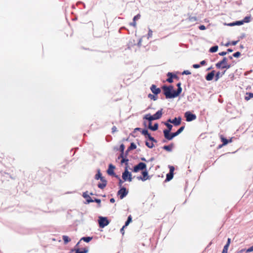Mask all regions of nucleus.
<instances>
[{
    "label": "nucleus",
    "instance_id": "1",
    "mask_svg": "<svg viewBox=\"0 0 253 253\" xmlns=\"http://www.w3.org/2000/svg\"><path fill=\"white\" fill-rule=\"evenodd\" d=\"M162 88L166 99L174 98V86L173 85H164Z\"/></svg>",
    "mask_w": 253,
    "mask_h": 253
},
{
    "label": "nucleus",
    "instance_id": "2",
    "mask_svg": "<svg viewBox=\"0 0 253 253\" xmlns=\"http://www.w3.org/2000/svg\"><path fill=\"white\" fill-rule=\"evenodd\" d=\"M95 179L96 180L100 179L102 182V183H99L97 184V186L99 188L103 189L106 186L107 184V181L106 180L104 177L102 176L100 169H97V173L95 175Z\"/></svg>",
    "mask_w": 253,
    "mask_h": 253
},
{
    "label": "nucleus",
    "instance_id": "3",
    "mask_svg": "<svg viewBox=\"0 0 253 253\" xmlns=\"http://www.w3.org/2000/svg\"><path fill=\"white\" fill-rule=\"evenodd\" d=\"M227 62V58L226 57H223L222 60L221 61H219L215 64V66L218 69H229L230 67H232V64H226L223 65V64H224L225 63H226Z\"/></svg>",
    "mask_w": 253,
    "mask_h": 253
},
{
    "label": "nucleus",
    "instance_id": "4",
    "mask_svg": "<svg viewBox=\"0 0 253 253\" xmlns=\"http://www.w3.org/2000/svg\"><path fill=\"white\" fill-rule=\"evenodd\" d=\"M122 179L124 181L131 182L132 180L131 172L128 170L127 167H125V170L122 173Z\"/></svg>",
    "mask_w": 253,
    "mask_h": 253
},
{
    "label": "nucleus",
    "instance_id": "5",
    "mask_svg": "<svg viewBox=\"0 0 253 253\" xmlns=\"http://www.w3.org/2000/svg\"><path fill=\"white\" fill-rule=\"evenodd\" d=\"M147 165L143 162H139L136 165L133 167L132 171L133 172H138L141 170L142 171L146 169Z\"/></svg>",
    "mask_w": 253,
    "mask_h": 253
},
{
    "label": "nucleus",
    "instance_id": "6",
    "mask_svg": "<svg viewBox=\"0 0 253 253\" xmlns=\"http://www.w3.org/2000/svg\"><path fill=\"white\" fill-rule=\"evenodd\" d=\"M98 221L99 227L102 228L107 226L110 223V221L107 217L101 216H99Z\"/></svg>",
    "mask_w": 253,
    "mask_h": 253
},
{
    "label": "nucleus",
    "instance_id": "7",
    "mask_svg": "<svg viewBox=\"0 0 253 253\" xmlns=\"http://www.w3.org/2000/svg\"><path fill=\"white\" fill-rule=\"evenodd\" d=\"M169 169V171L166 175V178L164 181V183L170 181L174 176V166H168Z\"/></svg>",
    "mask_w": 253,
    "mask_h": 253
},
{
    "label": "nucleus",
    "instance_id": "8",
    "mask_svg": "<svg viewBox=\"0 0 253 253\" xmlns=\"http://www.w3.org/2000/svg\"><path fill=\"white\" fill-rule=\"evenodd\" d=\"M128 193V190L126 187H122L119 189L117 192V195L119 196L120 199L126 197Z\"/></svg>",
    "mask_w": 253,
    "mask_h": 253
},
{
    "label": "nucleus",
    "instance_id": "9",
    "mask_svg": "<svg viewBox=\"0 0 253 253\" xmlns=\"http://www.w3.org/2000/svg\"><path fill=\"white\" fill-rule=\"evenodd\" d=\"M184 117L187 122H191L196 119V115L188 111L184 113Z\"/></svg>",
    "mask_w": 253,
    "mask_h": 253
},
{
    "label": "nucleus",
    "instance_id": "10",
    "mask_svg": "<svg viewBox=\"0 0 253 253\" xmlns=\"http://www.w3.org/2000/svg\"><path fill=\"white\" fill-rule=\"evenodd\" d=\"M82 196L85 199V202H84L85 204H88L90 203L93 202L92 199L89 195L88 194V192L86 191L85 192L83 193Z\"/></svg>",
    "mask_w": 253,
    "mask_h": 253
},
{
    "label": "nucleus",
    "instance_id": "11",
    "mask_svg": "<svg viewBox=\"0 0 253 253\" xmlns=\"http://www.w3.org/2000/svg\"><path fill=\"white\" fill-rule=\"evenodd\" d=\"M115 168L116 167L115 166H114L112 164H110L108 166V169L107 170V174L110 176L115 175V172L114 171V169H115Z\"/></svg>",
    "mask_w": 253,
    "mask_h": 253
},
{
    "label": "nucleus",
    "instance_id": "12",
    "mask_svg": "<svg viewBox=\"0 0 253 253\" xmlns=\"http://www.w3.org/2000/svg\"><path fill=\"white\" fill-rule=\"evenodd\" d=\"M164 137L168 140H171L174 138V132L163 131Z\"/></svg>",
    "mask_w": 253,
    "mask_h": 253
},
{
    "label": "nucleus",
    "instance_id": "13",
    "mask_svg": "<svg viewBox=\"0 0 253 253\" xmlns=\"http://www.w3.org/2000/svg\"><path fill=\"white\" fill-rule=\"evenodd\" d=\"M150 89L155 95L159 94L161 91V89L159 87H157L155 84H152L150 87Z\"/></svg>",
    "mask_w": 253,
    "mask_h": 253
},
{
    "label": "nucleus",
    "instance_id": "14",
    "mask_svg": "<svg viewBox=\"0 0 253 253\" xmlns=\"http://www.w3.org/2000/svg\"><path fill=\"white\" fill-rule=\"evenodd\" d=\"M214 76H215V71L213 70V71H211V72L208 73L206 75L205 78H206V80H207L208 81H211L213 79V77Z\"/></svg>",
    "mask_w": 253,
    "mask_h": 253
},
{
    "label": "nucleus",
    "instance_id": "15",
    "mask_svg": "<svg viewBox=\"0 0 253 253\" xmlns=\"http://www.w3.org/2000/svg\"><path fill=\"white\" fill-rule=\"evenodd\" d=\"M167 76L168 78L166 80V81L169 83H172L173 82L174 80V72H168L167 74Z\"/></svg>",
    "mask_w": 253,
    "mask_h": 253
},
{
    "label": "nucleus",
    "instance_id": "16",
    "mask_svg": "<svg viewBox=\"0 0 253 253\" xmlns=\"http://www.w3.org/2000/svg\"><path fill=\"white\" fill-rule=\"evenodd\" d=\"M162 110L163 109H161L157 111L154 115H152L155 120H158L162 117L163 114Z\"/></svg>",
    "mask_w": 253,
    "mask_h": 253
},
{
    "label": "nucleus",
    "instance_id": "17",
    "mask_svg": "<svg viewBox=\"0 0 253 253\" xmlns=\"http://www.w3.org/2000/svg\"><path fill=\"white\" fill-rule=\"evenodd\" d=\"M141 174H142L143 179L144 180V181L147 179H150V176L148 174V171L147 170V169L142 171L141 172Z\"/></svg>",
    "mask_w": 253,
    "mask_h": 253
},
{
    "label": "nucleus",
    "instance_id": "18",
    "mask_svg": "<svg viewBox=\"0 0 253 253\" xmlns=\"http://www.w3.org/2000/svg\"><path fill=\"white\" fill-rule=\"evenodd\" d=\"M220 138L221 139V141L222 142L223 145H227L229 142H232V139H230L229 140L227 139L225 137H224L223 135H220Z\"/></svg>",
    "mask_w": 253,
    "mask_h": 253
},
{
    "label": "nucleus",
    "instance_id": "19",
    "mask_svg": "<svg viewBox=\"0 0 253 253\" xmlns=\"http://www.w3.org/2000/svg\"><path fill=\"white\" fill-rule=\"evenodd\" d=\"M144 120H146L148 122H152L153 120H155L152 115L150 114L145 115L143 117Z\"/></svg>",
    "mask_w": 253,
    "mask_h": 253
},
{
    "label": "nucleus",
    "instance_id": "20",
    "mask_svg": "<svg viewBox=\"0 0 253 253\" xmlns=\"http://www.w3.org/2000/svg\"><path fill=\"white\" fill-rule=\"evenodd\" d=\"M164 125L167 126V128L165 129L163 131H169L170 132L172 130L173 126L168 123H164Z\"/></svg>",
    "mask_w": 253,
    "mask_h": 253
},
{
    "label": "nucleus",
    "instance_id": "21",
    "mask_svg": "<svg viewBox=\"0 0 253 253\" xmlns=\"http://www.w3.org/2000/svg\"><path fill=\"white\" fill-rule=\"evenodd\" d=\"M88 252V249L87 247L82 248V250L80 249H77L75 253H87Z\"/></svg>",
    "mask_w": 253,
    "mask_h": 253
},
{
    "label": "nucleus",
    "instance_id": "22",
    "mask_svg": "<svg viewBox=\"0 0 253 253\" xmlns=\"http://www.w3.org/2000/svg\"><path fill=\"white\" fill-rule=\"evenodd\" d=\"M173 148V143H171L169 145H164L163 147V148L166 151H167L168 152H170L172 151Z\"/></svg>",
    "mask_w": 253,
    "mask_h": 253
},
{
    "label": "nucleus",
    "instance_id": "23",
    "mask_svg": "<svg viewBox=\"0 0 253 253\" xmlns=\"http://www.w3.org/2000/svg\"><path fill=\"white\" fill-rule=\"evenodd\" d=\"M92 238H93V237H90V236L83 237L81 238V239L80 240V242L83 241L86 243H89L90 241H91Z\"/></svg>",
    "mask_w": 253,
    "mask_h": 253
},
{
    "label": "nucleus",
    "instance_id": "24",
    "mask_svg": "<svg viewBox=\"0 0 253 253\" xmlns=\"http://www.w3.org/2000/svg\"><path fill=\"white\" fill-rule=\"evenodd\" d=\"M225 71H224L221 73L220 72H217L215 75V81H217L220 77H221L225 73Z\"/></svg>",
    "mask_w": 253,
    "mask_h": 253
},
{
    "label": "nucleus",
    "instance_id": "25",
    "mask_svg": "<svg viewBox=\"0 0 253 253\" xmlns=\"http://www.w3.org/2000/svg\"><path fill=\"white\" fill-rule=\"evenodd\" d=\"M128 161L129 160L127 158V157H125L121 160V164H125L126 166L125 167H127V168H128Z\"/></svg>",
    "mask_w": 253,
    "mask_h": 253
},
{
    "label": "nucleus",
    "instance_id": "26",
    "mask_svg": "<svg viewBox=\"0 0 253 253\" xmlns=\"http://www.w3.org/2000/svg\"><path fill=\"white\" fill-rule=\"evenodd\" d=\"M62 239L64 241V244L66 245L71 241V239L66 235L62 236Z\"/></svg>",
    "mask_w": 253,
    "mask_h": 253
},
{
    "label": "nucleus",
    "instance_id": "27",
    "mask_svg": "<svg viewBox=\"0 0 253 253\" xmlns=\"http://www.w3.org/2000/svg\"><path fill=\"white\" fill-rule=\"evenodd\" d=\"M185 128V126L183 125L180 126L176 131H175V136L179 135L180 133L182 132Z\"/></svg>",
    "mask_w": 253,
    "mask_h": 253
},
{
    "label": "nucleus",
    "instance_id": "28",
    "mask_svg": "<svg viewBox=\"0 0 253 253\" xmlns=\"http://www.w3.org/2000/svg\"><path fill=\"white\" fill-rule=\"evenodd\" d=\"M218 49V45H214V46H211L210 48L209 51L211 53H214V52H216L217 51Z\"/></svg>",
    "mask_w": 253,
    "mask_h": 253
},
{
    "label": "nucleus",
    "instance_id": "29",
    "mask_svg": "<svg viewBox=\"0 0 253 253\" xmlns=\"http://www.w3.org/2000/svg\"><path fill=\"white\" fill-rule=\"evenodd\" d=\"M132 222V217L131 215H129L127 218L126 221L125 223V227H127L129 224Z\"/></svg>",
    "mask_w": 253,
    "mask_h": 253
},
{
    "label": "nucleus",
    "instance_id": "30",
    "mask_svg": "<svg viewBox=\"0 0 253 253\" xmlns=\"http://www.w3.org/2000/svg\"><path fill=\"white\" fill-rule=\"evenodd\" d=\"M92 201H93V202H95L97 204V208H99L101 207V201L100 199L94 198H93Z\"/></svg>",
    "mask_w": 253,
    "mask_h": 253
},
{
    "label": "nucleus",
    "instance_id": "31",
    "mask_svg": "<svg viewBox=\"0 0 253 253\" xmlns=\"http://www.w3.org/2000/svg\"><path fill=\"white\" fill-rule=\"evenodd\" d=\"M158 128H159V124H158V123H156L154 124L153 126H151L150 130L154 131H156L157 130H158Z\"/></svg>",
    "mask_w": 253,
    "mask_h": 253
},
{
    "label": "nucleus",
    "instance_id": "32",
    "mask_svg": "<svg viewBox=\"0 0 253 253\" xmlns=\"http://www.w3.org/2000/svg\"><path fill=\"white\" fill-rule=\"evenodd\" d=\"M181 118L180 117H175V126H179L181 124Z\"/></svg>",
    "mask_w": 253,
    "mask_h": 253
},
{
    "label": "nucleus",
    "instance_id": "33",
    "mask_svg": "<svg viewBox=\"0 0 253 253\" xmlns=\"http://www.w3.org/2000/svg\"><path fill=\"white\" fill-rule=\"evenodd\" d=\"M135 44H136V43H135L134 40L130 41L128 42V43L127 44V48L130 49L131 48V46H132Z\"/></svg>",
    "mask_w": 253,
    "mask_h": 253
},
{
    "label": "nucleus",
    "instance_id": "34",
    "mask_svg": "<svg viewBox=\"0 0 253 253\" xmlns=\"http://www.w3.org/2000/svg\"><path fill=\"white\" fill-rule=\"evenodd\" d=\"M252 98H253V93H252V92L247 93L246 96H245V99L248 101Z\"/></svg>",
    "mask_w": 253,
    "mask_h": 253
},
{
    "label": "nucleus",
    "instance_id": "35",
    "mask_svg": "<svg viewBox=\"0 0 253 253\" xmlns=\"http://www.w3.org/2000/svg\"><path fill=\"white\" fill-rule=\"evenodd\" d=\"M181 87H179L178 88H177L176 90H175V97L178 96L179 94L181 93Z\"/></svg>",
    "mask_w": 253,
    "mask_h": 253
},
{
    "label": "nucleus",
    "instance_id": "36",
    "mask_svg": "<svg viewBox=\"0 0 253 253\" xmlns=\"http://www.w3.org/2000/svg\"><path fill=\"white\" fill-rule=\"evenodd\" d=\"M148 98L154 101L158 99L157 95H155L154 94H152L151 93H149L148 95Z\"/></svg>",
    "mask_w": 253,
    "mask_h": 253
},
{
    "label": "nucleus",
    "instance_id": "37",
    "mask_svg": "<svg viewBox=\"0 0 253 253\" xmlns=\"http://www.w3.org/2000/svg\"><path fill=\"white\" fill-rule=\"evenodd\" d=\"M251 15L247 16L243 19V23H249L251 21Z\"/></svg>",
    "mask_w": 253,
    "mask_h": 253
},
{
    "label": "nucleus",
    "instance_id": "38",
    "mask_svg": "<svg viewBox=\"0 0 253 253\" xmlns=\"http://www.w3.org/2000/svg\"><path fill=\"white\" fill-rule=\"evenodd\" d=\"M128 148L130 150H134L136 148V145L134 142H131L130 146L128 147Z\"/></svg>",
    "mask_w": 253,
    "mask_h": 253
},
{
    "label": "nucleus",
    "instance_id": "39",
    "mask_svg": "<svg viewBox=\"0 0 253 253\" xmlns=\"http://www.w3.org/2000/svg\"><path fill=\"white\" fill-rule=\"evenodd\" d=\"M140 131H141L142 134H143L144 136L146 135L149 133V131H148L147 128H146L141 129Z\"/></svg>",
    "mask_w": 253,
    "mask_h": 253
},
{
    "label": "nucleus",
    "instance_id": "40",
    "mask_svg": "<svg viewBox=\"0 0 253 253\" xmlns=\"http://www.w3.org/2000/svg\"><path fill=\"white\" fill-rule=\"evenodd\" d=\"M145 145L149 148H152L154 146V145L153 143H149L147 141H145Z\"/></svg>",
    "mask_w": 253,
    "mask_h": 253
},
{
    "label": "nucleus",
    "instance_id": "41",
    "mask_svg": "<svg viewBox=\"0 0 253 253\" xmlns=\"http://www.w3.org/2000/svg\"><path fill=\"white\" fill-rule=\"evenodd\" d=\"M125 149V146L124 144H121L120 146L119 150L120 151V152H124Z\"/></svg>",
    "mask_w": 253,
    "mask_h": 253
},
{
    "label": "nucleus",
    "instance_id": "42",
    "mask_svg": "<svg viewBox=\"0 0 253 253\" xmlns=\"http://www.w3.org/2000/svg\"><path fill=\"white\" fill-rule=\"evenodd\" d=\"M140 17H141V15L139 13H138L133 17L132 20L136 22L137 20L139 19L140 18Z\"/></svg>",
    "mask_w": 253,
    "mask_h": 253
},
{
    "label": "nucleus",
    "instance_id": "43",
    "mask_svg": "<svg viewBox=\"0 0 253 253\" xmlns=\"http://www.w3.org/2000/svg\"><path fill=\"white\" fill-rule=\"evenodd\" d=\"M228 248L229 246L227 245H225L223 247L222 253H227Z\"/></svg>",
    "mask_w": 253,
    "mask_h": 253
},
{
    "label": "nucleus",
    "instance_id": "44",
    "mask_svg": "<svg viewBox=\"0 0 253 253\" xmlns=\"http://www.w3.org/2000/svg\"><path fill=\"white\" fill-rule=\"evenodd\" d=\"M125 181H124V180L123 179H120L119 180V182H118V186H119V189H120L121 188H122V187H125L124 186H122V184Z\"/></svg>",
    "mask_w": 253,
    "mask_h": 253
},
{
    "label": "nucleus",
    "instance_id": "45",
    "mask_svg": "<svg viewBox=\"0 0 253 253\" xmlns=\"http://www.w3.org/2000/svg\"><path fill=\"white\" fill-rule=\"evenodd\" d=\"M241 55V53L239 51H237L233 53V56L235 58H238Z\"/></svg>",
    "mask_w": 253,
    "mask_h": 253
},
{
    "label": "nucleus",
    "instance_id": "46",
    "mask_svg": "<svg viewBox=\"0 0 253 253\" xmlns=\"http://www.w3.org/2000/svg\"><path fill=\"white\" fill-rule=\"evenodd\" d=\"M235 22V25H238V26L242 25L244 24L243 20L236 21Z\"/></svg>",
    "mask_w": 253,
    "mask_h": 253
},
{
    "label": "nucleus",
    "instance_id": "47",
    "mask_svg": "<svg viewBox=\"0 0 253 253\" xmlns=\"http://www.w3.org/2000/svg\"><path fill=\"white\" fill-rule=\"evenodd\" d=\"M141 128H140V127H136L135 128H134V130H133V131L132 133H131V134L133 136L135 137V136H134V135L132 134V133H135L136 131H141Z\"/></svg>",
    "mask_w": 253,
    "mask_h": 253
},
{
    "label": "nucleus",
    "instance_id": "48",
    "mask_svg": "<svg viewBox=\"0 0 253 253\" xmlns=\"http://www.w3.org/2000/svg\"><path fill=\"white\" fill-rule=\"evenodd\" d=\"M182 75H190L191 74V72L188 70H184L183 72L181 73Z\"/></svg>",
    "mask_w": 253,
    "mask_h": 253
},
{
    "label": "nucleus",
    "instance_id": "49",
    "mask_svg": "<svg viewBox=\"0 0 253 253\" xmlns=\"http://www.w3.org/2000/svg\"><path fill=\"white\" fill-rule=\"evenodd\" d=\"M253 251V245L250 247L249 248H248V249L246 250V253H250V252H252Z\"/></svg>",
    "mask_w": 253,
    "mask_h": 253
},
{
    "label": "nucleus",
    "instance_id": "50",
    "mask_svg": "<svg viewBox=\"0 0 253 253\" xmlns=\"http://www.w3.org/2000/svg\"><path fill=\"white\" fill-rule=\"evenodd\" d=\"M152 33H153L151 29H149V31H148V34H147L148 39L152 37Z\"/></svg>",
    "mask_w": 253,
    "mask_h": 253
},
{
    "label": "nucleus",
    "instance_id": "51",
    "mask_svg": "<svg viewBox=\"0 0 253 253\" xmlns=\"http://www.w3.org/2000/svg\"><path fill=\"white\" fill-rule=\"evenodd\" d=\"M124 157H125L124 152H121V154L118 156V159H123V158H124Z\"/></svg>",
    "mask_w": 253,
    "mask_h": 253
},
{
    "label": "nucleus",
    "instance_id": "52",
    "mask_svg": "<svg viewBox=\"0 0 253 253\" xmlns=\"http://www.w3.org/2000/svg\"><path fill=\"white\" fill-rule=\"evenodd\" d=\"M126 227H125V225H124L123 227L120 229V232L122 235H124L125 233V230L124 229L126 228Z\"/></svg>",
    "mask_w": 253,
    "mask_h": 253
},
{
    "label": "nucleus",
    "instance_id": "53",
    "mask_svg": "<svg viewBox=\"0 0 253 253\" xmlns=\"http://www.w3.org/2000/svg\"><path fill=\"white\" fill-rule=\"evenodd\" d=\"M149 140L152 143L157 142V140L153 137H152Z\"/></svg>",
    "mask_w": 253,
    "mask_h": 253
},
{
    "label": "nucleus",
    "instance_id": "54",
    "mask_svg": "<svg viewBox=\"0 0 253 253\" xmlns=\"http://www.w3.org/2000/svg\"><path fill=\"white\" fill-rule=\"evenodd\" d=\"M147 139V140H149L152 137L151 134L149 132L146 135L144 136Z\"/></svg>",
    "mask_w": 253,
    "mask_h": 253
},
{
    "label": "nucleus",
    "instance_id": "55",
    "mask_svg": "<svg viewBox=\"0 0 253 253\" xmlns=\"http://www.w3.org/2000/svg\"><path fill=\"white\" fill-rule=\"evenodd\" d=\"M130 151V150L127 148L126 150V152H124V155H125V157H127V155H128V153Z\"/></svg>",
    "mask_w": 253,
    "mask_h": 253
},
{
    "label": "nucleus",
    "instance_id": "56",
    "mask_svg": "<svg viewBox=\"0 0 253 253\" xmlns=\"http://www.w3.org/2000/svg\"><path fill=\"white\" fill-rule=\"evenodd\" d=\"M199 29L201 30H204L206 29V27L204 25H201L199 26Z\"/></svg>",
    "mask_w": 253,
    "mask_h": 253
},
{
    "label": "nucleus",
    "instance_id": "57",
    "mask_svg": "<svg viewBox=\"0 0 253 253\" xmlns=\"http://www.w3.org/2000/svg\"><path fill=\"white\" fill-rule=\"evenodd\" d=\"M117 131V128L115 126H113L112 128V133H114V132Z\"/></svg>",
    "mask_w": 253,
    "mask_h": 253
},
{
    "label": "nucleus",
    "instance_id": "58",
    "mask_svg": "<svg viewBox=\"0 0 253 253\" xmlns=\"http://www.w3.org/2000/svg\"><path fill=\"white\" fill-rule=\"evenodd\" d=\"M129 25H130V26H132L134 27H136V22H135V21H133V20H132V22H131V23H130Z\"/></svg>",
    "mask_w": 253,
    "mask_h": 253
},
{
    "label": "nucleus",
    "instance_id": "59",
    "mask_svg": "<svg viewBox=\"0 0 253 253\" xmlns=\"http://www.w3.org/2000/svg\"><path fill=\"white\" fill-rule=\"evenodd\" d=\"M200 65L198 64H195L193 65V67L195 69L200 68Z\"/></svg>",
    "mask_w": 253,
    "mask_h": 253
},
{
    "label": "nucleus",
    "instance_id": "60",
    "mask_svg": "<svg viewBox=\"0 0 253 253\" xmlns=\"http://www.w3.org/2000/svg\"><path fill=\"white\" fill-rule=\"evenodd\" d=\"M218 54L220 56H224L227 54V52L226 51H222V52H219L218 53Z\"/></svg>",
    "mask_w": 253,
    "mask_h": 253
},
{
    "label": "nucleus",
    "instance_id": "61",
    "mask_svg": "<svg viewBox=\"0 0 253 253\" xmlns=\"http://www.w3.org/2000/svg\"><path fill=\"white\" fill-rule=\"evenodd\" d=\"M141 42H142V39H140L139 40V41L138 42H137V45L138 46V47H140L141 46Z\"/></svg>",
    "mask_w": 253,
    "mask_h": 253
},
{
    "label": "nucleus",
    "instance_id": "62",
    "mask_svg": "<svg viewBox=\"0 0 253 253\" xmlns=\"http://www.w3.org/2000/svg\"><path fill=\"white\" fill-rule=\"evenodd\" d=\"M239 41V40L236 41H232L231 42V44H232V45H235L237 44V43Z\"/></svg>",
    "mask_w": 253,
    "mask_h": 253
},
{
    "label": "nucleus",
    "instance_id": "63",
    "mask_svg": "<svg viewBox=\"0 0 253 253\" xmlns=\"http://www.w3.org/2000/svg\"><path fill=\"white\" fill-rule=\"evenodd\" d=\"M189 19L192 22L196 21V18L195 17H190Z\"/></svg>",
    "mask_w": 253,
    "mask_h": 253
},
{
    "label": "nucleus",
    "instance_id": "64",
    "mask_svg": "<svg viewBox=\"0 0 253 253\" xmlns=\"http://www.w3.org/2000/svg\"><path fill=\"white\" fill-rule=\"evenodd\" d=\"M206 64V61L205 60H203L200 62V65L203 66L205 65Z\"/></svg>",
    "mask_w": 253,
    "mask_h": 253
}]
</instances>
